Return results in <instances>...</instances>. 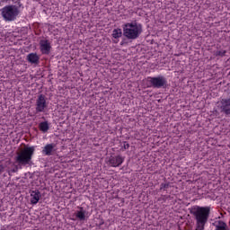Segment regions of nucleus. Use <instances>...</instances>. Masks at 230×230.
I'll return each mask as SVG.
<instances>
[{
	"label": "nucleus",
	"instance_id": "f257e3e1",
	"mask_svg": "<svg viewBox=\"0 0 230 230\" xmlns=\"http://www.w3.org/2000/svg\"><path fill=\"white\" fill-rule=\"evenodd\" d=\"M189 210L190 215L195 217V230H204V227H206V224H208V220L209 218V213H211V208L195 206L189 208Z\"/></svg>",
	"mask_w": 230,
	"mask_h": 230
},
{
	"label": "nucleus",
	"instance_id": "f03ea898",
	"mask_svg": "<svg viewBox=\"0 0 230 230\" xmlns=\"http://www.w3.org/2000/svg\"><path fill=\"white\" fill-rule=\"evenodd\" d=\"M123 35L129 40L139 39V35L143 33V26L136 22H128L122 26Z\"/></svg>",
	"mask_w": 230,
	"mask_h": 230
},
{
	"label": "nucleus",
	"instance_id": "7ed1b4c3",
	"mask_svg": "<svg viewBox=\"0 0 230 230\" xmlns=\"http://www.w3.org/2000/svg\"><path fill=\"white\" fill-rule=\"evenodd\" d=\"M34 154L35 146H25L16 153V163L22 166H26V164H30V163H31Z\"/></svg>",
	"mask_w": 230,
	"mask_h": 230
},
{
	"label": "nucleus",
	"instance_id": "20e7f679",
	"mask_svg": "<svg viewBox=\"0 0 230 230\" xmlns=\"http://www.w3.org/2000/svg\"><path fill=\"white\" fill-rule=\"evenodd\" d=\"M19 13H20L19 7H17L16 5H6L1 10V15L4 21L8 22H11L12 21H15Z\"/></svg>",
	"mask_w": 230,
	"mask_h": 230
},
{
	"label": "nucleus",
	"instance_id": "39448f33",
	"mask_svg": "<svg viewBox=\"0 0 230 230\" xmlns=\"http://www.w3.org/2000/svg\"><path fill=\"white\" fill-rule=\"evenodd\" d=\"M147 80L149 84H151V86L155 87V89L166 87V84L168 83L166 78L163 75L157 77H148Z\"/></svg>",
	"mask_w": 230,
	"mask_h": 230
},
{
	"label": "nucleus",
	"instance_id": "423d86ee",
	"mask_svg": "<svg viewBox=\"0 0 230 230\" xmlns=\"http://www.w3.org/2000/svg\"><path fill=\"white\" fill-rule=\"evenodd\" d=\"M48 108V102H46V95L40 94L36 100V112H44Z\"/></svg>",
	"mask_w": 230,
	"mask_h": 230
},
{
	"label": "nucleus",
	"instance_id": "0eeeda50",
	"mask_svg": "<svg viewBox=\"0 0 230 230\" xmlns=\"http://www.w3.org/2000/svg\"><path fill=\"white\" fill-rule=\"evenodd\" d=\"M125 161V157L121 155H115V156H111L108 160V164L110 166H112L113 168H118V166H121Z\"/></svg>",
	"mask_w": 230,
	"mask_h": 230
},
{
	"label": "nucleus",
	"instance_id": "6e6552de",
	"mask_svg": "<svg viewBox=\"0 0 230 230\" xmlns=\"http://www.w3.org/2000/svg\"><path fill=\"white\" fill-rule=\"evenodd\" d=\"M40 49L42 55H49L51 51V43L48 40H41L40 41Z\"/></svg>",
	"mask_w": 230,
	"mask_h": 230
},
{
	"label": "nucleus",
	"instance_id": "1a4fd4ad",
	"mask_svg": "<svg viewBox=\"0 0 230 230\" xmlns=\"http://www.w3.org/2000/svg\"><path fill=\"white\" fill-rule=\"evenodd\" d=\"M220 103L221 112H224L226 116H230V98L221 100Z\"/></svg>",
	"mask_w": 230,
	"mask_h": 230
},
{
	"label": "nucleus",
	"instance_id": "9d476101",
	"mask_svg": "<svg viewBox=\"0 0 230 230\" xmlns=\"http://www.w3.org/2000/svg\"><path fill=\"white\" fill-rule=\"evenodd\" d=\"M55 146H57L55 144H47L42 150V154H44V155H53Z\"/></svg>",
	"mask_w": 230,
	"mask_h": 230
},
{
	"label": "nucleus",
	"instance_id": "9b49d317",
	"mask_svg": "<svg viewBox=\"0 0 230 230\" xmlns=\"http://www.w3.org/2000/svg\"><path fill=\"white\" fill-rule=\"evenodd\" d=\"M27 60L30 62V64H39V60H40V58L37 53H31L27 56Z\"/></svg>",
	"mask_w": 230,
	"mask_h": 230
},
{
	"label": "nucleus",
	"instance_id": "f8f14e48",
	"mask_svg": "<svg viewBox=\"0 0 230 230\" xmlns=\"http://www.w3.org/2000/svg\"><path fill=\"white\" fill-rule=\"evenodd\" d=\"M79 211H76L75 217L82 222L85 220V210H84V207H79Z\"/></svg>",
	"mask_w": 230,
	"mask_h": 230
},
{
	"label": "nucleus",
	"instance_id": "ddd939ff",
	"mask_svg": "<svg viewBox=\"0 0 230 230\" xmlns=\"http://www.w3.org/2000/svg\"><path fill=\"white\" fill-rule=\"evenodd\" d=\"M31 202H39L40 200V192L39 190H32L31 193Z\"/></svg>",
	"mask_w": 230,
	"mask_h": 230
},
{
	"label": "nucleus",
	"instance_id": "4468645a",
	"mask_svg": "<svg viewBox=\"0 0 230 230\" xmlns=\"http://www.w3.org/2000/svg\"><path fill=\"white\" fill-rule=\"evenodd\" d=\"M39 128L41 132L46 133L49 130V123L48 121L41 122L39 125Z\"/></svg>",
	"mask_w": 230,
	"mask_h": 230
},
{
	"label": "nucleus",
	"instance_id": "2eb2a0df",
	"mask_svg": "<svg viewBox=\"0 0 230 230\" xmlns=\"http://www.w3.org/2000/svg\"><path fill=\"white\" fill-rule=\"evenodd\" d=\"M216 230H229V226L224 221H218V224L216 226Z\"/></svg>",
	"mask_w": 230,
	"mask_h": 230
},
{
	"label": "nucleus",
	"instance_id": "dca6fc26",
	"mask_svg": "<svg viewBox=\"0 0 230 230\" xmlns=\"http://www.w3.org/2000/svg\"><path fill=\"white\" fill-rule=\"evenodd\" d=\"M123 35V32L121 31V29H114L112 31V37L113 39H119Z\"/></svg>",
	"mask_w": 230,
	"mask_h": 230
},
{
	"label": "nucleus",
	"instance_id": "f3484780",
	"mask_svg": "<svg viewBox=\"0 0 230 230\" xmlns=\"http://www.w3.org/2000/svg\"><path fill=\"white\" fill-rule=\"evenodd\" d=\"M170 188V183H161L160 190H164V191H166Z\"/></svg>",
	"mask_w": 230,
	"mask_h": 230
},
{
	"label": "nucleus",
	"instance_id": "a211bd4d",
	"mask_svg": "<svg viewBox=\"0 0 230 230\" xmlns=\"http://www.w3.org/2000/svg\"><path fill=\"white\" fill-rule=\"evenodd\" d=\"M226 56V50H217L216 52V57H225Z\"/></svg>",
	"mask_w": 230,
	"mask_h": 230
},
{
	"label": "nucleus",
	"instance_id": "6ab92c4d",
	"mask_svg": "<svg viewBox=\"0 0 230 230\" xmlns=\"http://www.w3.org/2000/svg\"><path fill=\"white\" fill-rule=\"evenodd\" d=\"M128 148H130V145L127 142H124L123 146H122V150H128Z\"/></svg>",
	"mask_w": 230,
	"mask_h": 230
},
{
	"label": "nucleus",
	"instance_id": "aec40b11",
	"mask_svg": "<svg viewBox=\"0 0 230 230\" xmlns=\"http://www.w3.org/2000/svg\"><path fill=\"white\" fill-rule=\"evenodd\" d=\"M5 3H10V0H4ZM13 3H18V4H21V1L19 0H11Z\"/></svg>",
	"mask_w": 230,
	"mask_h": 230
},
{
	"label": "nucleus",
	"instance_id": "412c9836",
	"mask_svg": "<svg viewBox=\"0 0 230 230\" xmlns=\"http://www.w3.org/2000/svg\"><path fill=\"white\" fill-rule=\"evenodd\" d=\"M3 172H4V165L0 164V174L3 173Z\"/></svg>",
	"mask_w": 230,
	"mask_h": 230
},
{
	"label": "nucleus",
	"instance_id": "4be33fe9",
	"mask_svg": "<svg viewBox=\"0 0 230 230\" xmlns=\"http://www.w3.org/2000/svg\"><path fill=\"white\" fill-rule=\"evenodd\" d=\"M25 204H26V203H22V204L20 205V208H24Z\"/></svg>",
	"mask_w": 230,
	"mask_h": 230
},
{
	"label": "nucleus",
	"instance_id": "5701e85b",
	"mask_svg": "<svg viewBox=\"0 0 230 230\" xmlns=\"http://www.w3.org/2000/svg\"><path fill=\"white\" fill-rule=\"evenodd\" d=\"M31 204H37V202H31Z\"/></svg>",
	"mask_w": 230,
	"mask_h": 230
}]
</instances>
